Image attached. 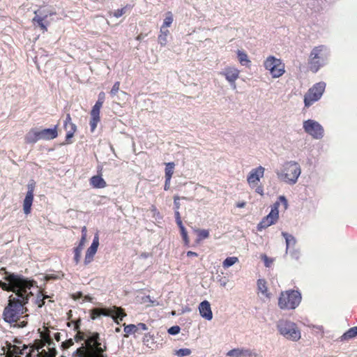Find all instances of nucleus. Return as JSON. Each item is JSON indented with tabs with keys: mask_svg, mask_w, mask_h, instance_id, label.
Instances as JSON below:
<instances>
[{
	"mask_svg": "<svg viewBox=\"0 0 357 357\" xmlns=\"http://www.w3.org/2000/svg\"><path fill=\"white\" fill-rule=\"evenodd\" d=\"M301 295L299 291L289 290L282 292L278 299V306L282 310H294L301 303Z\"/></svg>",
	"mask_w": 357,
	"mask_h": 357,
	"instance_id": "6e6552de",
	"label": "nucleus"
},
{
	"mask_svg": "<svg viewBox=\"0 0 357 357\" xmlns=\"http://www.w3.org/2000/svg\"><path fill=\"white\" fill-rule=\"evenodd\" d=\"M75 340L77 342L84 340V344L76 349L73 357H108L107 342L98 332L78 331Z\"/></svg>",
	"mask_w": 357,
	"mask_h": 357,
	"instance_id": "f257e3e1",
	"label": "nucleus"
},
{
	"mask_svg": "<svg viewBox=\"0 0 357 357\" xmlns=\"http://www.w3.org/2000/svg\"><path fill=\"white\" fill-rule=\"evenodd\" d=\"M20 293V296L15 294L9 296L8 303L3 310L2 317L7 323L17 322L27 311L25 305L29 298L33 296V292L31 289L24 288Z\"/></svg>",
	"mask_w": 357,
	"mask_h": 357,
	"instance_id": "f03ea898",
	"label": "nucleus"
},
{
	"mask_svg": "<svg viewBox=\"0 0 357 357\" xmlns=\"http://www.w3.org/2000/svg\"><path fill=\"white\" fill-rule=\"evenodd\" d=\"M303 128L305 132L311 135L313 138L321 139L324 136L323 127L314 120L309 119L304 121Z\"/></svg>",
	"mask_w": 357,
	"mask_h": 357,
	"instance_id": "ddd939ff",
	"label": "nucleus"
},
{
	"mask_svg": "<svg viewBox=\"0 0 357 357\" xmlns=\"http://www.w3.org/2000/svg\"><path fill=\"white\" fill-rule=\"evenodd\" d=\"M99 245V237L98 235L96 234L93 240V242L91 245V246L87 249L84 257V264L88 265L90 264L93 260L94 255H96L98 248Z\"/></svg>",
	"mask_w": 357,
	"mask_h": 357,
	"instance_id": "dca6fc26",
	"label": "nucleus"
},
{
	"mask_svg": "<svg viewBox=\"0 0 357 357\" xmlns=\"http://www.w3.org/2000/svg\"><path fill=\"white\" fill-rule=\"evenodd\" d=\"M227 356L230 357H241V356H255V354L250 349H233L227 353Z\"/></svg>",
	"mask_w": 357,
	"mask_h": 357,
	"instance_id": "4be33fe9",
	"label": "nucleus"
},
{
	"mask_svg": "<svg viewBox=\"0 0 357 357\" xmlns=\"http://www.w3.org/2000/svg\"><path fill=\"white\" fill-rule=\"evenodd\" d=\"M80 324H81V320H80V319H78V320H77V321H75L74 322V330H75V331H80V330H79Z\"/></svg>",
	"mask_w": 357,
	"mask_h": 357,
	"instance_id": "6e6d98bb",
	"label": "nucleus"
},
{
	"mask_svg": "<svg viewBox=\"0 0 357 357\" xmlns=\"http://www.w3.org/2000/svg\"><path fill=\"white\" fill-rule=\"evenodd\" d=\"M39 131L36 129H31L24 137V142L26 144H35L38 140H40Z\"/></svg>",
	"mask_w": 357,
	"mask_h": 357,
	"instance_id": "5701e85b",
	"label": "nucleus"
},
{
	"mask_svg": "<svg viewBox=\"0 0 357 357\" xmlns=\"http://www.w3.org/2000/svg\"><path fill=\"white\" fill-rule=\"evenodd\" d=\"M264 172L265 169L261 166L252 169L250 172L247 177V181L251 188H255L256 187L261 178L264 176Z\"/></svg>",
	"mask_w": 357,
	"mask_h": 357,
	"instance_id": "4468645a",
	"label": "nucleus"
},
{
	"mask_svg": "<svg viewBox=\"0 0 357 357\" xmlns=\"http://www.w3.org/2000/svg\"><path fill=\"white\" fill-rule=\"evenodd\" d=\"M136 326H137V331H139V330H142V331H146V330H148L147 326L145 324H144V323H139L137 325H136Z\"/></svg>",
	"mask_w": 357,
	"mask_h": 357,
	"instance_id": "603ef678",
	"label": "nucleus"
},
{
	"mask_svg": "<svg viewBox=\"0 0 357 357\" xmlns=\"http://www.w3.org/2000/svg\"><path fill=\"white\" fill-rule=\"evenodd\" d=\"M165 165V178H172L175 165L174 162H167Z\"/></svg>",
	"mask_w": 357,
	"mask_h": 357,
	"instance_id": "f704fd0d",
	"label": "nucleus"
},
{
	"mask_svg": "<svg viewBox=\"0 0 357 357\" xmlns=\"http://www.w3.org/2000/svg\"><path fill=\"white\" fill-rule=\"evenodd\" d=\"M257 289L266 297L270 298V294L268 292L267 283L264 279H259L257 280Z\"/></svg>",
	"mask_w": 357,
	"mask_h": 357,
	"instance_id": "a878e982",
	"label": "nucleus"
},
{
	"mask_svg": "<svg viewBox=\"0 0 357 357\" xmlns=\"http://www.w3.org/2000/svg\"><path fill=\"white\" fill-rule=\"evenodd\" d=\"M40 138L43 140H51L58 136L57 126L53 128H45L39 131Z\"/></svg>",
	"mask_w": 357,
	"mask_h": 357,
	"instance_id": "412c9836",
	"label": "nucleus"
},
{
	"mask_svg": "<svg viewBox=\"0 0 357 357\" xmlns=\"http://www.w3.org/2000/svg\"><path fill=\"white\" fill-rule=\"evenodd\" d=\"M180 331L181 328L178 326H174L168 329V333L171 335H176L180 332Z\"/></svg>",
	"mask_w": 357,
	"mask_h": 357,
	"instance_id": "c03bdc74",
	"label": "nucleus"
},
{
	"mask_svg": "<svg viewBox=\"0 0 357 357\" xmlns=\"http://www.w3.org/2000/svg\"><path fill=\"white\" fill-rule=\"evenodd\" d=\"M326 83L324 82L314 84L305 93L304 103L305 107H310L314 102L319 100L325 91Z\"/></svg>",
	"mask_w": 357,
	"mask_h": 357,
	"instance_id": "9b49d317",
	"label": "nucleus"
},
{
	"mask_svg": "<svg viewBox=\"0 0 357 357\" xmlns=\"http://www.w3.org/2000/svg\"><path fill=\"white\" fill-rule=\"evenodd\" d=\"M82 252L81 250H75L74 249V261L76 264H77L79 261H80V258H81V254H82Z\"/></svg>",
	"mask_w": 357,
	"mask_h": 357,
	"instance_id": "37998d69",
	"label": "nucleus"
},
{
	"mask_svg": "<svg viewBox=\"0 0 357 357\" xmlns=\"http://www.w3.org/2000/svg\"><path fill=\"white\" fill-rule=\"evenodd\" d=\"M41 352L42 354L39 356V357H55L56 354L55 349H50L48 353L45 352L44 350Z\"/></svg>",
	"mask_w": 357,
	"mask_h": 357,
	"instance_id": "58836bf2",
	"label": "nucleus"
},
{
	"mask_svg": "<svg viewBox=\"0 0 357 357\" xmlns=\"http://www.w3.org/2000/svg\"><path fill=\"white\" fill-rule=\"evenodd\" d=\"M180 197L177 195L174 197V211H179L181 204L179 202Z\"/></svg>",
	"mask_w": 357,
	"mask_h": 357,
	"instance_id": "49530a36",
	"label": "nucleus"
},
{
	"mask_svg": "<svg viewBox=\"0 0 357 357\" xmlns=\"http://www.w3.org/2000/svg\"><path fill=\"white\" fill-rule=\"evenodd\" d=\"M187 256L190 257H197L198 255L197 252H192V251H188L187 252Z\"/></svg>",
	"mask_w": 357,
	"mask_h": 357,
	"instance_id": "4d7b16f0",
	"label": "nucleus"
},
{
	"mask_svg": "<svg viewBox=\"0 0 357 357\" xmlns=\"http://www.w3.org/2000/svg\"><path fill=\"white\" fill-rule=\"evenodd\" d=\"M41 337L43 338V342L41 341V340H38L37 342H38L39 341H40L41 342H43L44 344L45 343H47L49 345L51 344L52 343V339L50 338V336L48 333H42L41 334Z\"/></svg>",
	"mask_w": 357,
	"mask_h": 357,
	"instance_id": "a19ab883",
	"label": "nucleus"
},
{
	"mask_svg": "<svg viewBox=\"0 0 357 357\" xmlns=\"http://www.w3.org/2000/svg\"><path fill=\"white\" fill-rule=\"evenodd\" d=\"M123 326L125 332V334L123 335L124 337H128L130 334H135L137 332H138L137 326H136V325L135 324L126 325L124 324Z\"/></svg>",
	"mask_w": 357,
	"mask_h": 357,
	"instance_id": "7c9ffc66",
	"label": "nucleus"
},
{
	"mask_svg": "<svg viewBox=\"0 0 357 357\" xmlns=\"http://www.w3.org/2000/svg\"><path fill=\"white\" fill-rule=\"evenodd\" d=\"M119 89H120V82H116L111 91H110V95L112 96H114L116 95V93H118V91H119Z\"/></svg>",
	"mask_w": 357,
	"mask_h": 357,
	"instance_id": "ea45409f",
	"label": "nucleus"
},
{
	"mask_svg": "<svg viewBox=\"0 0 357 357\" xmlns=\"http://www.w3.org/2000/svg\"><path fill=\"white\" fill-rule=\"evenodd\" d=\"M237 56L240 63L243 66H249L250 60L248 59V54L243 51L238 50Z\"/></svg>",
	"mask_w": 357,
	"mask_h": 357,
	"instance_id": "c85d7f7f",
	"label": "nucleus"
},
{
	"mask_svg": "<svg viewBox=\"0 0 357 357\" xmlns=\"http://www.w3.org/2000/svg\"><path fill=\"white\" fill-rule=\"evenodd\" d=\"M35 14L37 15L36 11L35 12ZM44 19L45 17L36 15L33 19V22H36L40 28L43 30V31L45 32L47 31V26L43 23Z\"/></svg>",
	"mask_w": 357,
	"mask_h": 357,
	"instance_id": "473e14b6",
	"label": "nucleus"
},
{
	"mask_svg": "<svg viewBox=\"0 0 357 357\" xmlns=\"http://www.w3.org/2000/svg\"><path fill=\"white\" fill-rule=\"evenodd\" d=\"M86 227L85 226H84L82 228V236H84L85 238H86Z\"/></svg>",
	"mask_w": 357,
	"mask_h": 357,
	"instance_id": "13d9d810",
	"label": "nucleus"
},
{
	"mask_svg": "<svg viewBox=\"0 0 357 357\" xmlns=\"http://www.w3.org/2000/svg\"><path fill=\"white\" fill-rule=\"evenodd\" d=\"M47 298H48L47 296H43V295L38 296V298L36 300V303L38 305V307H42L45 305L44 300Z\"/></svg>",
	"mask_w": 357,
	"mask_h": 357,
	"instance_id": "79ce46f5",
	"label": "nucleus"
},
{
	"mask_svg": "<svg viewBox=\"0 0 357 357\" xmlns=\"http://www.w3.org/2000/svg\"><path fill=\"white\" fill-rule=\"evenodd\" d=\"M169 31L167 29V27L161 26L160 27V34H162L163 36H167L169 34Z\"/></svg>",
	"mask_w": 357,
	"mask_h": 357,
	"instance_id": "5fc2aeb1",
	"label": "nucleus"
},
{
	"mask_svg": "<svg viewBox=\"0 0 357 357\" xmlns=\"http://www.w3.org/2000/svg\"><path fill=\"white\" fill-rule=\"evenodd\" d=\"M90 185L94 188H104L107 186V183L100 176L97 175L90 178Z\"/></svg>",
	"mask_w": 357,
	"mask_h": 357,
	"instance_id": "b1692460",
	"label": "nucleus"
},
{
	"mask_svg": "<svg viewBox=\"0 0 357 357\" xmlns=\"http://www.w3.org/2000/svg\"><path fill=\"white\" fill-rule=\"evenodd\" d=\"M102 315L111 317L116 324H119L120 321H121L127 314L122 307L116 305L111 307H95L90 310V317L93 320L96 319Z\"/></svg>",
	"mask_w": 357,
	"mask_h": 357,
	"instance_id": "423d86ee",
	"label": "nucleus"
},
{
	"mask_svg": "<svg viewBox=\"0 0 357 357\" xmlns=\"http://www.w3.org/2000/svg\"><path fill=\"white\" fill-rule=\"evenodd\" d=\"M73 344H74V342H73V339H69V340H66L65 342H63L61 347L63 349H67L69 347H70L71 346H73Z\"/></svg>",
	"mask_w": 357,
	"mask_h": 357,
	"instance_id": "a18cd8bd",
	"label": "nucleus"
},
{
	"mask_svg": "<svg viewBox=\"0 0 357 357\" xmlns=\"http://www.w3.org/2000/svg\"><path fill=\"white\" fill-rule=\"evenodd\" d=\"M245 202H238L236 204V207H238V208H243V207H245Z\"/></svg>",
	"mask_w": 357,
	"mask_h": 357,
	"instance_id": "bf43d9fd",
	"label": "nucleus"
},
{
	"mask_svg": "<svg viewBox=\"0 0 357 357\" xmlns=\"http://www.w3.org/2000/svg\"><path fill=\"white\" fill-rule=\"evenodd\" d=\"M45 278L47 280L57 278L56 276H54V275H47Z\"/></svg>",
	"mask_w": 357,
	"mask_h": 357,
	"instance_id": "69168bd1",
	"label": "nucleus"
},
{
	"mask_svg": "<svg viewBox=\"0 0 357 357\" xmlns=\"http://www.w3.org/2000/svg\"><path fill=\"white\" fill-rule=\"evenodd\" d=\"M44 347V344L39 341L38 342H36L34 346L28 347L26 345H24L23 348L20 350L19 354L20 355H25V357H32L34 353H36V355L39 356L42 354V352H39V350Z\"/></svg>",
	"mask_w": 357,
	"mask_h": 357,
	"instance_id": "2eb2a0df",
	"label": "nucleus"
},
{
	"mask_svg": "<svg viewBox=\"0 0 357 357\" xmlns=\"http://www.w3.org/2000/svg\"><path fill=\"white\" fill-rule=\"evenodd\" d=\"M132 8V6L130 5H126L125 7L121 8V9H117L116 10L114 13H113V15L115 17H121L123 14L126 13V10L127 9H131Z\"/></svg>",
	"mask_w": 357,
	"mask_h": 357,
	"instance_id": "e433bc0d",
	"label": "nucleus"
},
{
	"mask_svg": "<svg viewBox=\"0 0 357 357\" xmlns=\"http://www.w3.org/2000/svg\"><path fill=\"white\" fill-rule=\"evenodd\" d=\"M170 181H171V178H165V186H164L165 190H168L169 189Z\"/></svg>",
	"mask_w": 357,
	"mask_h": 357,
	"instance_id": "864d4df0",
	"label": "nucleus"
},
{
	"mask_svg": "<svg viewBox=\"0 0 357 357\" xmlns=\"http://www.w3.org/2000/svg\"><path fill=\"white\" fill-rule=\"evenodd\" d=\"M255 192L260 195H264V187L262 185H256L255 187Z\"/></svg>",
	"mask_w": 357,
	"mask_h": 357,
	"instance_id": "3c124183",
	"label": "nucleus"
},
{
	"mask_svg": "<svg viewBox=\"0 0 357 357\" xmlns=\"http://www.w3.org/2000/svg\"><path fill=\"white\" fill-rule=\"evenodd\" d=\"M86 238H85L84 236H82V238H81L80 241H79V243H80V244H82V245H84L85 242H86Z\"/></svg>",
	"mask_w": 357,
	"mask_h": 357,
	"instance_id": "0e129e2a",
	"label": "nucleus"
},
{
	"mask_svg": "<svg viewBox=\"0 0 357 357\" xmlns=\"http://www.w3.org/2000/svg\"><path fill=\"white\" fill-rule=\"evenodd\" d=\"M238 261V257H229L226 258L224 260V261L222 262V266L224 267V268H227L231 266L232 265H234V264H236Z\"/></svg>",
	"mask_w": 357,
	"mask_h": 357,
	"instance_id": "72a5a7b5",
	"label": "nucleus"
},
{
	"mask_svg": "<svg viewBox=\"0 0 357 357\" xmlns=\"http://www.w3.org/2000/svg\"><path fill=\"white\" fill-rule=\"evenodd\" d=\"M27 187H28V191L26 195H29L31 192V195H33L35 183H29V184H28Z\"/></svg>",
	"mask_w": 357,
	"mask_h": 357,
	"instance_id": "8fccbe9b",
	"label": "nucleus"
},
{
	"mask_svg": "<svg viewBox=\"0 0 357 357\" xmlns=\"http://www.w3.org/2000/svg\"><path fill=\"white\" fill-rule=\"evenodd\" d=\"M262 259L264 261V264L266 267H269L270 265L273 263V259H269L266 255L262 256Z\"/></svg>",
	"mask_w": 357,
	"mask_h": 357,
	"instance_id": "09e8293b",
	"label": "nucleus"
},
{
	"mask_svg": "<svg viewBox=\"0 0 357 357\" xmlns=\"http://www.w3.org/2000/svg\"><path fill=\"white\" fill-rule=\"evenodd\" d=\"M265 69L269 71L273 78H278L285 73V66L281 59L275 58L274 56H268L264 62Z\"/></svg>",
	"mask_w": 357,
	"mask_h": 357,
	"instance_id": "9d476101",
	"label": "nucleus"
},
{
	"mask_svg": "<svg viewBox=\"0 0 357 357\" xmlns=\"http://www.w3.org/2000/svg\"><path fill=\"white\" fill-rule=\"evenodd\" d=\"M282 235L285 238V241H286V252H287L288 250L289 249V248L291 246H294L296 245V240L294 238V236H293L291 234H289L287 232H284V231L282 232Z\"/></svg>",
	"mask_w": 357,
	"mask_h": 357,
	"instance_id": "bb28decb",
	"label": "nucleus"
},
{
	"mask_svg": "<svg viewBox=\"0 0 357 357\" xmlns=\"http://www.w3.org/2000/svg\"><path fill=\"white\" fill-rule=\"evenodd\" d=\"M240 71L234 67H227L225 71L222 73L226 79L233 85V88H236V80L239 77Z\"/></svg>",
	"mask_w": 357,
	"mask_h": 357,
	"instance_id": "a211bd4d",
	"label": "nucleus"
},
{
	"mask_svg": "<svg viewBox=\"0 0 357 357\" xmlns=\"http://www.w3.org/2000/svg\"><path fill=\"white\" fill-rule=\"evenodd\" d=\"M120 331H121V328H119V327L116 328V329H115V332L116 333H119Z\"/></svg>",
	"mask_w": 357,
	"mask_h": 357,
	"instance_id": "774afa93",
	"label": "nucleus"
},
{
	"mask_svg": "<svg viewBox=\"0 0 357 357\" xmlns=\"http://www.w3.org/2000/svg\"><path fill=\"white\" fill-rule=\"evenodd\" d=\"M105 100V93L100 92L98 95V100L96 102V104L92 107L90 115V127L91 132H93L96 128H97L98 123L100 121V109L102 107L103 102Z\"/></svg>",
	"mask_w": 357,
	"mask_h": 357,
	"instance_id": "f8f14e48",
	"label": "nucleus"
},
{
	"mask_svg": "<svg viewBox=\"0 0 357 357\" xmlns=\"http://www.w3.org/2000/svg\"><path fill=\"white\" fill-rule=\"evenodd\" d=\"M195 231L197 234V238L196 240L197 243L209 236V231L207 229H197Z\"/></svg>",
	"mask_w": 357,
	"mask_h": 357,
	"instance_id": "2f4dec72",
	"label": "nucleus"
},
{
	"mask_svg": "<svg viewBox=\"0 0 357 357\" xmlns=\"http://www.w3.org/2000/svg\"><path fill=\"white\" fill-rule=\"evenodd\" d=\"M329 52L325 45L314 47L309 56L308 68L312 73H317L326 63Z\"/></svg>",
	"mask_w": 357,
	"mask_h": 357,
	"instance_id": "20e7f679",
	"label": "nucleus"
},
{
	"mask_svg": "<svg viewBox=\"0 0 357 357\" xmlns=\"http://www.w3.org/2000/svg\"><path fill=\"white\" fill-rule=\"evenodd\" d=\"M357 336V326L352 327L347 331L342 336V340H349Z\"/></svg>",
	"mask_w": 357,
	"mask_h": 357,
	"instance_id": "cd10ccee",
	"label": "nucleus"
},
{
	"mask_svg": "<svg viewBox=\"0 0 357 357\" xmlns=\"http://www.w3.org/2000/svg\"><path fill=\"white\" fill-rule=\"evenodd\" d=\"M146 36V35H144V34H142V33H140V34H139V35L136 37V40H142L144 38V36Z\"/></svg>",
	"mask_w": 357,
	"mask_h": 357,
	"instance_id": "052dcab7",
	"label": "nucleus"
},
{
	"mask_svg": "<svg viewBox=\"0 0 357 357\" xmlns=\"http://www.w3.org/2000/svg\"><path fill=\"white\" fill-rule=\"evenodd\" d=\"M282 204L284 206V209L286 210L288 208V202L284 196H280L277 202H275L271 206V212L264 218H262L261 222L257 225L258 231H261L264 229H266L275 224L279 219V206Z\"/></svg>",
	"mask_w": 357,
	"mask_h": 357,
	"instance_id": "39448f33",
	"label": "nucleus"
},
{
	"mask_svg": "<svg viewBox=\"0 0 357 357\" xmlns=\"http://www.w3.org/2000/svg\"><path fill=\"white\" fill-rule=\"evenodd\" d=\"M174 215H175V219L176 222L178 227H179L181 235L182 236L183 241L184 242L185 245L189 246L190 244V239L188 235V232L185 228V227L183 225V222L181 220V214L179 211H174Z\"/></svg>",
	"mask_w": 357,
	"mask_h": 357,
	"instance_id": "6ab92c4d",
	"label": "nucleus"
},
{
	"mask_svg": "<svg viewBox=\"0 0 357 357\" xmlns=\"http://www.w3.org/2000/svg\"><path fill=\"white\" fill-rule=\"evenodd\" d=\"M33 201V195H31V192L29 195H26L23 202V211L26 215L31 213Z\"/></svg>",
	"mask_w": 357,
	"mask_h": 357,
	"instance_id": "393cba45",
	"label": "nucleus"
},
{
	"mask_svg": "<svg viewBox=\"0 0 357 357\" xmlns=\"http://www.w3.org/2000/svg\"><path fill=\"white\" fill-rule=\"evenodd\" d=\"M83 248H84V245L79 243L78 245L76 248H75L74 249L82 251Z\"/></svg>",
	"mask_w": 357,
	"mask_h": 357,
	"instance_id": "680f3d73",
	"label": "nucleus"
},
{
	"mask_svg": "<svg viewBox=\"0 0 357 357\" xmlns=\"http://www.w3.org/2000/svg\"><path fill=\"white\" fill-rule=\"evenodd\" d=\"M165 15L166 16L165 18L164 19L162 26L167 28L171 26L172 23L173 22L174 18L172 13L171 11L167 12Z\"/></svg>",
	"mask_w": 357,
	"mask_h": 357,
	"instance_id": "c9c22d12",
	"label": "nucleus"
},
{
	"mask_svg": "<svg viewBox=\"0 0 357 357\" xmlns=\"http://www.w3.org/2000/svg\"><path fill=\"white\" fill-rule=\"evenodd\" d=\"M301 172L298 163L293 161L287 162L283 165L282 172H277L278 178L287 183L294 184Z\"/></svg>",
	"mask_w": 357,
	"mask_h": 357,
	"instance_id": "0eeeda50",
	"label": "nucleus"
},
{
	"mask_svg": "<svg viewBox=\"0 0 357 357\" xmlns=\"http://www.w3.org/2000/svg\"><path fill=\"white\" fill-rule=\"evenodd\" d=\"M191 354V350L190 349H180L175 351V354L178 356L183 357L185 356H189Z\"/></svg>",
	"mask_w": 357,
	"mask_h": 357,
	"instance_id": "4c0bfd02",
	"label": "nucleus"
},
{
	"mask_svg": "<svg viewBox=\"0 0 357 357\" xmlns=\"http://www.w3.org/2000/svg\"><path fill=\"white\" fill-rule=\"evenodd\" d=\"M277 327L280 333L287 339L297 341L301 338V332L294 322L287 320H280Z\"/></svg>",
	"mask_w": 357,
	"mask_h": 357,
	"instance_id": "1a4fd4ad",
	"label": "nucleus"
},
{
	"mask_svg": "<svg viewBox=\"0 0 357 357\" xmlns=\"http://www.w3.org/2000/svg\"><path fill=\"white\" fill-rule=\"evenodd\" d=\"M26 324H27V322H26V321H22L21 322L20 326L24 327V326H25L26 325Z\"/></svg>",
	"mask_w": 357,
	"mask_h": 357,
	"instance_id": "338daca9",
	"label": "nucleus"
},
{
	"mask_svg": "<svg viewBox=\"0 0 357 357\" xmlns=\"http://www.w3.org/2000/svg\"><path fill=\"white\" fill-rule=\"evenodd\" d=\"M158 42L161 45H165L167 43V36L160 34L158 36Z\"/></svg>",
	"mask_w": 357,
	"mask_h": 357,
	"instance_id": "de8ad7c7",
	"label": "nucleus"
},
{
	"mask_svg": "<svg viewBox=\"0 0 357 357\" xmlns=\"http://www.w3.org/2000/svg\"><path fill=\"white\" fill-rule=\"evenodd\" d=\"M64 129L66 130V141L70 143V139L73 137L75 132L77 131V126L72 122L70 114H66V120L63 124Z\"/></svg>",
	"mask_w": 357,
	"mask_h": 357,
	"instance_id": "f3484780",
	"label": "nucleus"
},
{
	"mask_svg": "<svg viewBox=\"0 0 357 357\" xmlns=\"http://www.w3.org/2000/svg\"><path fill=\"white\" fill-rule=\"evenodd\" d=\"M54 338L55 340L57 341V342H59L60 341V333H56L54 334Z\"/></svg>",
	"mask_w": 357,
	"mask_h": 357,
	"instance_id": "e2e57ef3",
	"label": "nucleus"
},
{
	"mask_svg": "<svg viewBox=\"0 0 357 357\" xmlns=\"http://www.w3.org/2000/svg\"><path fill=\"white\" fill-rule=\"evenodd\" d=\"M199 311L200 315L206 320H211L213 318V313L211 308V305L208 301H204L199 305Z\"/></svg>",
	"mask_w": 357,
	"mask_h": 357,
	"instance_id": "aec40b11",
	"label": "nucleus"
},
{
	"mask_svg": "<svg viewBox=\"0 0 357 357\" xmlns=\"http://www.w3.org/2000/svg\"><path fill=\"white\" fill-rule=\"evenodd\" d=\"M5 273L6 276L4 278L7 282L0 281V287H2L3 289L11 291L16 295L20 296V292L22 291V289H32V288L34 287L36 282L33 280H28L27 278L14 273H8L6 271Z\"/></svg>",
	"mask_w": 357,
	"mask_h": 357,
	"instance_id": "7ed1b4c3",
	"label": "nucleus"
},
{
	"mask_svg": "<svg viewBox=\"0 0 357 357\" xmlns=\"http://www.w3.org/2000/svg\"><path fill=\"white\" fill-rule=\"evenodd\" d=\"M20 350H21V349H20L19 347L10 344L8 345V351L5 357H18L19 355H20L19 354Z\"/></svg>",
	"mask_w": 357,
	"mask_h": 357,
	"instance_id": "c756f323",
	"label": "nucleus"
}]
</instances>
